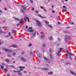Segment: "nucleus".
Returning <instances> with one entry per match:
<instances>
[{
	"label": "nucleus",
	"mask_w": 76,
	"mask_h": 76,
	"mask_svg": "<svg viewBox=\"0 0 76 76\" xmlns=\"http://www.w3.org/2000/svg\"><path fill=\"white\" fill-rule=\"evenodd\" d=\"M36 22H37V25H38V26H42L41 22L37 20H36Z\"/></svg>",
	"instance_id": "obj_1"
},
{
	"label": "nucleus",
	"mask_w": 76,
	"mask_h": 76,
	"mask_svg": "<svg viewBox=\"0 0 76 76\" xmlns=\"http://www.w3.org/2000/svg\"><path fill=\"white\" fill-rule=\"evenodd\" d=\"M37 34V35H38V33L37 32H35L34 33H31L30 34L31 35H33V37H35V35Z\"/></svg>",
	"instance_id": "obj_2"
},
{
	"label": "nucleus",
	"mask_w": 76,
	"mask_h": 76,
	"mask_svg": "<svg viewBox=\"0 0 76 76\" xmlns=\"http://www.w3.org/2000/svg\"><path fill=\"white\" fill-rule=\"evenodd\" d=\"M24 20L26 22V19L28 20V22H29V18L28 17H25L24 18Z\"/></svg>",
	"instance_id": "obj_3"
},
{
	"label": "nucleus",
	"mask_w": 76,
	"mask_h": 76,
	"mask_svg": "<svg viewBox=\"0 0 76 76\" xmlns=\"http://www.w3.org/2000/svg\"><path fill=\"white\" fill-rule=\"evenodd\" d=\"M44 37H45V34H44V33H42L41 34L40 37H41V38H44Z\"/></svg>",
	"instance_id": "obj_4"
},
{
	"label": "nucleus",
	"mask_w": 76,
	"mask_h": 76,
	"mask_svg": "<svg viewBox=\"0 0 76 76\" xmlns=\"http://www.w3.org/2000/svg\"><path fill=\"white\" fill-rule=\"evenodd\" d=\"M21 60L22 61H26V59L23 58V57H22L21 58Z\"/></svg>",
	"instance_id": "obj_5"
},
{
	"label": "nucleus",
	"mask_w": 76,
	"mask_h": 76,
	"mask_svg": "<svg viewBox=\"0 0 76 76\" xmlns=\"http://www.w3.org/2000/svg\"><path fill=\"white\" fill-rule=\"evenodd\" d=\"M37 16H39V17L40 18H45V17H42V16H41V15H38Z\"/></svg>",
	"instance_id": "obj_6"
},
{
	"label": "nucleus",
	"mask_w": 76,
	"mask_h": 76,
	"mask_svg": "<svg viewBox=\"0 0 76 76\" xmlns=\"http://www.w3.org/2000/svg\"><path fill=\"white\" fill-rule=\"evenodd\" d=\"M70 72L71 74L74 75H75V76H76V74H75V73H74L73 72V71H71Z\"/></svg>",
	"instance_id": "obj_7"
},
{
	"label": "nucleus",
	"mask_w": 76,
	"mask_h": 76,
	"mask_svg": "<svg viewBox=\"0 0 76 76\" xmlns=\"http://www.w3.org/2000/svg\"><path fill=\"white\" fill-rule=\"evenodd\" d=\"M21 7L23 8V9H24V10H25V9H26V7H24V5H22Z\"/></svg>",
	"instance_id": "obj_8"
},
{
	"label": "nucleus",
	"mask_w": 76,
	"mask_h": 76,
	"mask_svg": "<svg viewBox=\"0 0 76 76\" xmlns=\"http://www.w3.org/2000/svg\"><path fill=\"white\" fill-rule=\"evenodd\" d=\"M4 50L5 51H8V52H10L11 51V50H9L7 49H5Z\"/></svg>",
	"instance_id": "obj_9"
},
{
	"label": "nucleus",
	"mask_w": 76,
	"mask_h": 76,
	"mask_svg": "<svg viewBox=\"0 0 76 76\" xmlns=\"http://www.w3.org/2000/svg\"><path fill=\"white\" fill-rule=\"evenodd\" d=\"M14 47V48H15V47H16V45H12L10 47Z\"/></svg>",
	"instance_id": "obj_10"
},
{
	"label": "nucleus",
	"mask_w": 76,
	"mask_h": 76,
	"mask_svg": "<svg viewBox=\"0 0 76 76\" xmlns=\"http://www.w3.org/2000/svg\"><path fill=\"white\" fill-rule=\"evenodd\" d=\"M43 58H44V59H45V60H46V61H48V59H47V58H46V57H45V56H44L43 57Z\"/></svg>",
	"instance_id": "obj_11"
},
{
	"label": "nucleus",
	"mask_w": 76,
	"mask_h": 76,
	"mask_svg": "<svg viewBox=\"0 0 76 76\" xmlns=\"http://www.w3.org/2000/svg\"><path fill=\"white\" fill-rule=\"evenodd\" d=\"M42 69L44 70H48V69L45 68H42Z\"/></svg>",
	"instance_id": "obj_12"
},
{
	"label": "nucleus",
	"mask_w": 76,
	"mask_h": 76,
	"mask_svg": "<svg viewBox=\"0 0 76 76\" xmlns=\"http://www.w3.org/2000/svg\"><path fill=\"white\" fill-rule=\"evenodd\" d=\"M29 32H34V30L31 29L29 30Z\"/></svg>",
	"instance_id": "obj_13"
},
{
	"label": "nucleus",
	"mask_w": 76,
	"mask_h": 76,
	"mask_svg": "<svg viewBox=\"0 0 76 76\" xmlns=\"http://www.w3.org/2000/svg\"><path fill=\"white\" fill-rule=\"evenodd\" d=\"M5 61L6 62H7L8 63H9V62H10V60H9V59H6Z\"/></svg>",
	"instance_id": "obj_14"
},
{
	"label": "nucleus",
	"mask_w": 76,
	"mask_h": 76,
	"mask_svg": "<svg viewBox=\"0 0 76 76\" xmlns=\"http://www.w3.org/2000/svg\"><path fill=\"white\" fill-rule=\"evenodd\" d=\"M41 56V54L39 53V55H38V57H39V58H41V56Z\"/></svg>",
	"instance_id": "obj_15"
},
{
	"label": "nucleus",
	"mask_w": 76,
	"mask_h": 76,
	"mask_svg": "<svg viewBox=\"0 0 76 76\" xmlns=\"http://www.w3.org/2000/svg\"><path fill=\"white\" fill-rule=\"evenodd\" d=\"M22 22H23V20L22 19H21L20 22V23H22Z\"/></svg>",
	"instance_id": "obj_16"
},
{
	"label": "nucleus",
	"mask_w": 76,
	"mask_h": 76,
	"mask_svg": "<svg viewBox=\"0 0 76 76\" xmlns=\"http://www.w3.org/2000/svg\"><path fill=\"white\" fill-rule=\"evenodd\" d=\"M60 53V50L58 52V53H57V55H58V56Z\"/></svg>",
	"instance_id": "obj_17"
},
{
	"label": "nucleus",
	"mask_w": 76,
	"mask_h": 76,
	"mask_svg": "<svg viewBox=\"0 0 76 76\" xmlns=\"http://www.w3.org/2000/svg\"><path fill=\"white\" fill-rule=\"evenodd\" d=\"M18 74L20 76H21V75H22V73H21L20 72H18Z\"/></svg>",
	"instance_id": "obj_18"
},
{
	"label": "nucleus",
	"mask_w": 76,
	"mask_h": 76,
	"mask_svg": "<svg viewBox=\"0 0 76 76\" xmlns=\"http://www.w3.org/2000/svg\"><path fill=\"white\" fill-rule=\"evenodd\" d=\"M15 20H18V21H19V20H20V19H18V18H15Z\"/></svg>",
	"instance_id": "obj_19"
},
{
	"label": "nucleus",
	"mask_w": 76,
	"mask_h": 76,
	"mask_svg": "<svg viewBox=\"0 0 76 76\" xmlns=\"http://www.w3.org/2000/svg\"><path fill=\"white\" fill-rule=\"evenodd\" d=\"M1 67L2 69H4V66L2 65H1Z\"/></svg>",
	"instance_id": "obj_20"
},
{
	"label": "nucleus",
	"mask_w": 76,
	"mask_h": 76,
	"mask_svg": "<svg viewBox=\"0 0 76 76\" xmlns=\"http://www.w3.org/2000/svg\"><path fill=\"white\" fill-rule=\"evenodd\" d=\"M12 34H15V30H12Z\"/></svg>",
	"instance_id": "obj_21"
},
{
	"label": "nucleus",
	"mask_w": 76,
	"mask_h": 76,
	"mask_svg": "<svg viewBox=\"0 0 76 76\" xmlns=\"http://www.w3.org/2000/svg\"><path fill=\"white\" fill-rule=\"evenodd\" d=\"M67 37L66 36L65 37V40L66 41L67 40Z\"/></svg>",
	"instance_id": "obj_22"
},
{
	"label": "nucleus",
	"mask_w": 76,
	"mask_h": 76,
	"mask_svg": "<svg viewBox=\"0 0 76 76\" xmlns=\"http://www.w3.org/2000/svg\"><path fill=\"white\" fill-rule=\"evenodd\" d=\"M48 26H49V27H50V28H52V26H51V25H48Z\"/></svg>",
	"instance_id": "obj_23"
},
{
	"label": "nucleus",
	"mask_w": 76,
	"mask_h": 76,
	"mask_svg": "<svg viewBox=\"0 0 76 76\" xmlns=\"http://www.w3.org/2000/svg\"><path fill=\"white\" fill-rule=\"evenodd\" d=\"M50 58H53V56L51 55H50Z\"/></svg>",
	"instance_id": "obj_24"
},
{
	"label": "nucleus",
	"mask_w": 76,
	"mask_h": 76,
	"mask_svg": "<svg viewBox=\"0 0 76 76\" xmlns=\"http://www.w3.org/2000/svg\"><path fill=\"white\" fill-rule=\"evenodd\" d=\"M55 45H59L57 44V42H56L55 43Z\"/></svg>",
	"instance_id": "obj_25"
},
{
	"label": "nucleus",
	"mask_w": 76,
	"mask_h": 76,
	"mask_svg": "<svg viewBox=\"0 0 76 76\" xmlns=\"http://www.w3.org/2000/svg\"><path fill=\"white\" fill-rule=\"evenodd\" d=\"M53 39L52 37H50L49 38V40H51Z\"/></svg>",
	"instance_id": "obj_26"
},
{
	"label": "nucleus",
	"mask_w": 76,
	"mask_h": 76,
	"mask_svg": "<svg viewBox=\"0 0 76 76\" xmlns=\"http://www.w3.org/2000/svg\"><path fill=\"white\" fill-rule=\"evenodd\" d=\"M4 71H5V72H7V70L6 69H4Z\"/></svg>",
	"instance_id": "obj_27"
},
{
	"label": "nucleus",
	"mask_w": 76,
	"mask_h": 76,
	"mask_svg": "<svg viewBox=\"0 0 76 76\" xmlns=\"http://www.w3.org/2000/svg\"><path fill=\"white\" fill-rule=\"evenodd\" d=\"M63 11H64L65 12L67 11V10H66V9H63Z\"/></svg>",
	"instance_id": "obj_28"
},
{
	"label": "nucleus",
	"mask_w": 76,
	"mask_h": 76,
	"mask_svg": "<svg viewBox=\"0 0 76 76\" xmlns=\"http://www.w3.org/2000/svg\"><path fill=\"white\" fill-rule=\"evenodd\" d=\"M53 74V72H49V75H51Z\"/></svg>",
	"instance_id": "obj_29"
},
{
	"label": "nucleus",
	"mask_w": 76,
	"mask_h": 76,
	"mask_svg": "<svg viewBox=\"0 0 76 76\" xmlns=\"http://www.w3.org/2000/svg\"><path fill=\"white\" fill-rule=\"evenodd\" d=\"M30 2L31 3H33V1L31 0H30Z\"/></svg>",
	"instance_id": "obj_30"
},
{
	"label": "nucleus",
	"mask_w": 76,
	"mask_h": 76,
	"mask_svg": "<svg viewBox=\"0 0 76 76\" xmlns=\"http://www.w3.org/2000/svg\"><path fill=\"white\" fill-rule=\"evenodd\" d=\"M14 72H20V71H15L14 70Z\"/></svg>",
	"instance_id": "obj_31"
},
{
	"label": "nucleus",
	"mask_w": 76,
	"mask_h": 76,
	"mask_svg": "<svg viewBox=\"0 0 76 76\" xmlns=\"http://www.w3.org/2000/svg\"><path fill=\"white\" fill-rule=\"evenodd\" d=\"M63 7H64V8H65V9H67V7H66L64 6H63Z\"/></svg>",
	"instance_id": "obj_32"
},
{
	"label": "nucleus",
	"mask_w": 76,
	"mask_h": 76,
	"mask_svg": "<svg viewBox=\"0 0 76 76\" xmlns=\"http://www.w3.org/2000/svg\"><path fill=\"white\" fill-rule=\"evenodd\" d=\"M51 50H52L51 49H49V51L50 53H51Z\"/></svg>",
	"instance_id": "obj_33"
},
{
	"label": "nucleus",
	"mask_w": 76,
	"mask_h": 76,
	"mask_svg": "<svg viewBox=\"0 0 76 76\" xmlns=\"http://www.w3.org/2000/svg\"><path fill=\"white\" fill-rule=\"evenodd\" d=\"M45 23L46 24H48V23L47 21H45Z\"/></svg>",
	"instance_id": "obj_34"
},
{
	"label": "nucleus",
	"mask_w": 76,
	"mask_h": 76,
	"mask_svg": "<svg viewBox=\"0 0 76 76\" xmlns=\"http://www.w3.org/2000/svg\"><path fill=\"white\" fill-rule=\"evenodd\" d=\"M32 45V44H30L28 45V47H31Z\"/></svg>",
	"instance_id": "obj_35"
},
{
	"label": "nucleus",
	"mask_w": 76,
	"mask_h": 76,
	"mask_svg": "<svg viewBox=\"0 0 76 76\" xmlns=\"http://www.w3.org/2000/svg\"><path fill=\"white\" fill-rule=\"evenodd\" d=\"M45 44L44 43L43 44V47H45Z\"/></svg>",
	"instance_id": "obj_36"
},
{
	"label": "nucleus",
	"mask_w": 76,
	"mask_h": 76,
	"mask_svg": "<svg viewBox=\"0 0 76 76\" xmlns=\"http://www.w3.org/2000/svg\"><path fill=\"white\" fill-rule=\"evenodd\" d=\"M68 54H69V53H67L66 54V56H68Z\"/></svg>",
	"instance_id": "obj_37"
},
{
	"label": "nucleus",
	"mask_w": 76,
	"mask_h": 76,
	"mask_svg": "<svg viewBox=\"0 0 76 76\" xmlns=\"http://www.w3.org/2000/svg\"><path fill=\"white\" fill-rule=\"evenodd\" d=\"M40 8H41V9H44V8L42 7H40Z\"/></svg>",
	"instance_id": "obj_38"
},
{
	"label": "nucleus",
	"mask_w": 76,
	"mask_h": 76,
	"mask_svg": "<svg viewBox=\"0 0 76 76\" xmlns=\"http://www.w3.org/2000/svg\"><path fill=\"white\" fill-rule=\"evenodd\" d=\"M13 56H15L16 55V53H14L13 54Z\"/></svg>",
	"instance_id": "obj_39"
},
{
	"label": "nucleus",
	"mask_w": 76,
	"mask_h": 76,
	"mask_svg": "<svg viewBox=\"0 0 76 76\" xmlns=\"http://www.w3.org/2000/svg\"><path fill=\"white\" fill-rule=\"evenodd\" d=\"M64 32H65V33H68V32L66 31H64Z\"/></svg>",
	"instance_id": "obj_40"
},
{
	"label": "nucleus",
	"mask_w": 76,
	"mask_h": 76,
	"mask_svg": "<svg viewBox=\"0 0 76 76\" xmlns=\"http://www.w3.org/2000/svg\"><path fill=\"white\" fill-rule=\"evenodd\" d=\"M19 68H22V69H23V68H25V67H19Z\"/></svg>",
	"instance_id": "obj_41"
},
{
	"label": "nucleus",
	"mask_w": 76,
	"mask_h": 76,
	"mask_svg": "<svg viewBox=\"0 0 76 76\" xmlns=\"http://www.w3.org/2000/svg\"><path fill=\"white\" fill-rule=\"evenodd\" d=\"M62 50V48H60L59 49V51H61V50Z\"/></svg>",
	"instance_id": "obj_42"
},
{
	"label": "nucleus",
	"mask_w": 76,
	"mask_h": 76,
	"mask_svg": "<svg viewBox=\"0 0 76 76\" xmlns=\"http://www.w3.org/2000/svg\"><path fill=\"white\" fill-rule=\"evenodd\" d=\"M8 57H11V56L10 54H8Z\"/></svg>",
	"instance_id": "obj_43"
},
{
	"label": "nucleus",
	"mask_w": 76,
	"mask_h": 76,
	"mask_svg": "<svg viewBox=\"0 0 76 76\" xmlns=\"http://www.w3.org/2000/svg\"><path fill=\"white\" fill-rule=\"evenodd\" d=\"M0 33H3V31L1 30H0Z\"/></svg>",
	"instance_id": "obj_44"
},
{
	"label": "nucleus",
	"mask_w": 76,
	"mask_h": 76,
	"mask_svg": "<svg viewBox=\"0 0 76 76\" xmlns=\"http://www.w3.org/2000/svg\"><path fill=\"white\" fill-rule=\"evenodd\" d=\"M52 12L53 13H54L55 12V11H52Z\"/></svg>",
	"instance_id": "obj_45"
},
{
	"label": "nucleus",
	"mask_w": 76,
	"mask_h": 76,
	"mask_svg": "<svg viewBox=\"0 0 76 76\" xmlns=\"http://www.w3.org/2000/svg\"><path fill=\"white\" fill-rule=\"evenodd\" d=\"M28 28V26H26V29H27Z\"/></svg>",
	"instance_id": "obj_46"
},
{
	"label": "nucleus",
	"mask_w": 76,
	"mask_h": 76,
	"mask_svg": "<svg viewBox=\"0 0 76 76\" xmlns=\"http://www.w3.org/2000/svg\"><path fill=\"white\" fill-rule=\"evenodd\" d=\"M9 35L10 36L11 35V34H10V32H9Z\"/></svg>",
	"instance_id": "obj_47"
},
{
	"label": "nucleus",
	"mask_w": 76,
	"mask_h": 76,
	"mask_svg": "<svg viewBox=\"0 0 76 76\" xmlns=\"http://www.w3.org/2000/svg\"><path fill=\"white\" fill-rule=\"evenodd\" d=\"M9 35L10 36L11 35V34H10V32H9Z\"/></svg>",
	"instance_id": "obj_48"
},
{
	"label": "nucleus",
	"mask_w": 76,
	"mask_h": 76,
	"mask_svg": "<svg viewBox=\"0 0 76 76\" xmlns=\"http://www.w3.org/2000/svg\"><path fill=\"white\" fill-rule=\"evenodd\" d=\"M69 55L72 56V53H69Z\"/></svg>",
	"instance_id": "obj_49"
},
{
	"label": "nucleus",
	"mask_w": 76,
	"mask_h": 76,
	"mask_svg": "<svg viewBox=\"0 0 76 76\" xmlns=\"http://www.w3.org/2000/svg\"><path fill=\"white\" fill-rule=\"evenodd\" d=\"M32 10H34V8H32Z\"/></svg>",
	"instance_id": "obj_50"
},
{
	"label": "nucleus",
	"mask_w": 76,
	"mask_h": 76,
	"mask_svg": "<svg viewBox=\"0 0 76 76\" xmlns=\"http://www.w3.org/2000/svg\"><path fill=\"white\" fill-rule=\"evenodd\" d=\"M58 24H59V25H60V23L59 22H58Z\"/></svg>",
	"instance_id": "obj_51"
},
{
	"label": "nucleus",
	"mask_w": 76,
	"mask_h": 76,
	"mask_svg": "<svg viewBox=\"0 0 76 76\" xmlns=\"http://www.w3.org/2000/svg\"><path fill=\"white\" fill-rule=\"evenodd\" d=\"M32 29V27L29 28H28V29Z\"/></svg>",
	"instance_id": "obj_52"
},
{
	"label": "nucleus",
	"mask_w": 76,
	"mask_h": 76,
	"mask_svg": "<svg viewBox=\"0 0 76 76\" xmlns=\"http://www.w3.org/2000/svg\"><path fill=\"white\" fill-rule=\"evenodd\" d=\"M3 12L2 11L0 10V13H2Z\"/></svg>",
	"instance_id": "obj_53"
},
{
	"label": "nucleus",
	"mask_w": 76,
	"mask_h": 76,
	"mask_svg": "<svg viewBox=\"0 0 76 76\" xmlns=\"http://www.w3.org/2000/svg\"><path fill=\"white\" fill-rule=\"evenodd\" d=\"M10 67H14V66H10Z\"/></svg>",
	"instance_id": "obj_54"
},
{
	"label": "nucleus",
	"mask_w": 76,
	"mask_h": 76,
	"mask_svg": "<svg viewBox=\"0 0 76 76\" xmlns=\"http://www.w3.org/2000/svg\"><path fill=\"white\" fill-rule=\"evenodd\" d=\"M24 53H25V52H23L22 53V54H23Z\"/></svg>",
	"instance_id": "obj_55"
},
{
	"label": "nucleus",
	"mask_w": 76,
	"mask_h": 76,
	"mask_svg": "<svg viewBox=\"0 0 76 76\" xmlns=\"http://www.w3.org/2000/svg\"><path fill=\"white\" fill-rule=\"evenodd\" d=\"M66 51H67V53H69V52L68 51V50H66Z\"/></svg>",
	"instance_id": "obj_56"
},
{
	"label": "nucleus",
	"mask_w": 76,
	"mask_h": 76,
	"mask_svg": "<svg viewBox=\"0 0 76 76\" xmlns=\"http://www.w3.org/2000/svg\"><path fill=\"white\" fill-rule=\"evenodd\" d=\"M36 13H38V11H36Z\"/></svg>",
	"instance_id": "obj_57"
},
{
	"label": "nucleus",
	"mask_w": 76,
	"mask_h": 76,
	"mask_svg": "<svg viewBox=\"0 0 76 76\" xmlns=\"http://www.w3.org/2000/svg\"><path fill=\"white\" fill-rule=\"evenodd\" d=\"M21 12H23V10H22V9H21Z\"/></svg>",
	"instance_id": "obj_58"
},
{
	"label": "nucleus",
	"mask_w": 76,
	"mask_h": 76,
	"mask_svg": "<svg viewBox=\"0 0 76 76\" xmlns=\"http://www.w3.org/2000/svg\"><path fill=\"white\" fill-rule=\"evenodd\" d=\"M20 24H17V26H19V25Z\"/></svg>",
	"instance_id": "obj_59"
},
{
	"label": "nucleus",
	"mask_w": 76,
	"mask_h": 76,
	"mask_svg": "<svg viewBox=\"0 0 76 76\" xmlns=\"http://www.w3.org/2000/svg\"><path fill=\"white\" fill-rule=\"evenodd\" d=\"M73 24H74V23H71V25H73Z\"/></svg>",
	"instance_id": "obj_60"
},
{
	"label": "nucleus",
	"mask_w": 76,
	"mask_h": 76,
	"mask_svg": "<svg viewBox=\"0 0 76 76\" xmlns=\"http://www.w3.org/2000/svg\"><path fill=\"white\" fill-rule=\"evenodd\" d=\"M4 10H7V9H6V8H5L4 9Z\"/></svg>",
	"instance_id": "obj_61"
},
{
	"label": "nucleus",
	"mask_w": 76,
	"mask_h": 76,
	"mask_svg": "<svg viewBox=\"0 0 76 76\" xmlns=\"http://www.w3.org/2000/svg\"><path fill=\"white\" fill-rule=\"evenodd\" d=\"M7 76H10L9 74H8L7 75Z\"/></svg>",
	"instance_id": "obj_62"
},
{
	"label": "nucleus",
	"mask_w": 76,
	"mask_h": 76,
	"mask_svg": "<svg viewBox=\"0 0 76 76\" xmlns=\"http://www.w3.org/2000/svg\"><path fill=\"white\" fill-rule=\"evenodd\" d=\"M44 11H45V12H46V10L44 9Z\"/></svg>",
	"instance_id": "obj_63"
},
{
	"label": "nucleus",
	"mask_w": 76,
	"mask_h": 76,
	"mask_svg": "<svg viewBox=\"0 0 76 76\" xmlns=\"http://www.w3.org/2000/svg\"><path fill=\"white\" fill-rule=\"evenodd\" d=\"M24 73H26V71H24Z\"/></svg>",
	"instance_id": "obj_64"
}]
</instances>
